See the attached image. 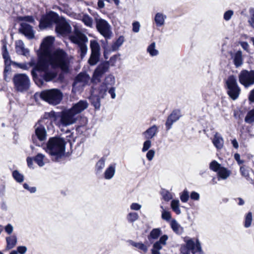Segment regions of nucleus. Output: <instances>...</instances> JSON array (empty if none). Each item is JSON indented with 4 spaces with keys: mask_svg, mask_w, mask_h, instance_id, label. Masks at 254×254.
<instances>
[{
    "mask_svg": "<svg viewBox=\"0 0 254 254\" xmlns=\"http://www.w3.org/2000/svg\"><path fill=\"white\" fill-rule=\"evenodd\" d=\"M61 50L60 48L58 49L52 54L38 58L37 64V70L43 81L49 82L57 78V67H54V66L58 63L55 59L57 56V53H60Z\"/></svg>",
    "mask_w": 254,
    "mask_h": 254,
    "instance_id": "f257e3e1",
    "label": "nucleus"
},
{
    "mask_svg": "<svg viewBox=\"0 0 254 254\" xmlns=\"http://www.w3.org/2000/svg\"><path fill=\"white\" fill-rule=\"evenodd\" d=\"M66 142L59 135L50 137L42 147L50 155L52 161L59 162L65 156Z\"/></svg>",
    "mask_w": 254,
    "mask_h": 254,
    "instance_id": "f03ea898",
    "label": "nucleus"
},
{
    "mask_svg": "<svg viewBox=\"0 0 254 254\" xmlns=\"http://www.w3.org/2000/svg\"><path fill=\"white\" fill-rule=\"evenodd\" d=\"M43 119H50L54 121L60 128L72 125L77 120L75 113L70 109H64L61 112L51 111L50 112H45Z\"/></svg>",
    "mask_w": 254,
    "mask_h": 254,
    "instance_id": "7ed1b4c3",
    "label": "nucleus"
},
{
    "mask_svg": "<svg viewBox=\"0 0 254 254\" xmlns=\"http://www.w3.org/2000/svg\"><path fill=\"white\" fill-rule=\"evenodd\" d=\"M56 61L58 62L57 64L54 67H57V69L60 68L61 72L57 76V80L60 82H64L65 79L64 75L69 73V64L67 60V53L63 50H61L60 53H58Z\"/></svg>",
    "mask_w": 254,
    "mask_h": 254,
    "instance_id": "20e7f679",
    "label": "nucleus"
},
{
    "mask_svg": "<svg viewBox=\"0 0 254 254\" xmlns=\"http://www.w3.org/2000/svg\"><path fill=\"white\" fill-rule=\"evenodd\" d=\"M40 97L49 104L57 105L62 100L63 94L60 89L53 88L42 91Z\"/></svg>",
    "mask_w": 254,
    "mask_h": 254,
    "instance_id": "39448f33",
    "label": "nucleus"
},
{
    "mask_svg": "<svg viewBox=\"0 0 254 254\" xmlns=\"http://www.w3.org/2000/svg\"><path fill=\"white\" fill-rule=\"evenodd\" d=\"M15 90L23 93L28 90L30 87V79L25 73H16L12 78Z\"/></svg>",
    "mask_w": 254,
    "mask_h": 254,
    "instance_id": "423d86ee",
    "label": "nucleus"
},
{
    "mask_svg": "<svg viewBox=\"0 0 254 254\" xmlns=\"http://www.w3.org/2000/svg\"><path fill=\"white\" fill-rule=\"evenodd\" d=\"M225 88L229 97L233 100L238 98L241 92V88L239 86L236 76H229L225 81Z\"/></svg>",
    "mask_w": 254,
    "mask_h": 254,
    "instance_id": "0eeeda50",
    "label": "nucleus"
},
{
    "mask_svg": "<svg viewBox=\"0 0 254 254\" xmlns=\"http://www.w3.org/2000/svg\"><path fill=\"white\" fill-rule=\"evenodd\" d=\"M59 17L60 16L57 12L52 10L42 15L39 21L40 29H45L51 28L54 25H55Z\"/></svg>",
    "mask_w": 254,
    "mask_h": 254,
    "instance_id": "6e6552de",
    "label": "nucleus"
},
{
    "mask_svg": "<svg viewBox=\"0 0 254 254\" xmlns=\"http://www.w3.org/2000/svg\"><path fill=\"white\" fill-rule=\"evenodd\" d=\"M94 19L97 31L105 39H110L112 33L111 30V26L108 21L100 17L98 14L94 17Z\"/></svg>",
    "mask_w": 254,
    "mask_h": 254,
    "instance_id": "1a4fd4ad",
    "label": "nucleus"
},
{
    "mask_svg": "<svg viewBox=\"0 0 254 254\" xmlns=\"http://www.w3.org/2000/svg\"><path fill=\"white\" fill-rule=\"evenodd\" d=\"M71 40L72 43L78 46V53L80 55L81 59L85 56L88 48L86 43L88 42L87 37L83 33L80 35H75L72 37Z\"/></svg>",
    "mask_w": 254,
    "mask_h": 254,
    "instance_id": "9d476101",
    "label": "nucleus"
},
{
    "mask_svg": "<svg viewBox=\"0 0 254 254\" xmlns=\"http://www.w3.org/2000/svg\"><path fill=\"white\" fill-rule=\"evenodd\" d=\"M55 32L58 35L65 36L71 32V27L65 17L60 16L55 24Z\"/></svg>",
    "mask_w": 254,
    "mask_h": 254,
    "instance_id": "9b49d317",
    "label": "nucleus"
},
{
    "mask_svg": "<svg viewBox=\"0 0 254 254\" xmlns=\"http://www.w3.org/2000/svg\"><path fill=\"white\" fill-rule=\"evenodd\" d=\"M35 136L33 135V144L39 147H43L47 138V131L45 127L40 125L35 127Z\"/></svg>",
    "mask_w": 254,
    "mask_h": 254,
    "instance_id": "f8f14e48",
    "label": "nucleus"
},
{
    "mask_svg": "<svg viewBox=\"0 0 254 254\" xmlns=\"http://www.w3.org/2000/svg\"><path fill=\"white\" fill-rule=\"evenodd\" d=\"M239 81L245 88L254 84V70L243 69L238 75Z\"/></svg>",
    "mask_w": 254,
    "mask_h": 254,
    "instance_id": "ddd939ff",
    "label": "nucleus"
},
{
    "mask_svg": "<svg viewBox=\"0 0 254 254\" xmlns=\"http://www.w3.org/2000/svg\"><path fill=\"white\" fill-rule=\"evenodd\" d=\"M1 42L2 45L1 48L2 56L4 59V68L3 72L7 73L8 72L11 70V64L12 65V62H13V61L10 59V57L9 55V53L7 48V43L6 39L5 38L2 39L1 41Z\"/></svg>",
    "mask_w": 254,
    "mask_h": 254,
    "instance_id": "4468645a",
    "label": "nucleus"
},
{
    "mask_svg": "<svg viewBox=\"0 0 254 254\" xmlns=\"http://www.w3.org/2000/svg\"><path fill=\"white\" fill-rule=\"evenodd\" d=\"M109 68V62L105 61L102 62L95 69L92 78L93 81H101V78Z\"/></svg>",
    "mask_w": 254,
    "mask_h": 254,
    "instance_id": "2eb2a0df",
    "label": "nucleus"
},
{
    "mask_svg": "<svg viewBox=\"0 0 254 254\" xmlns=\"http://www.w3.org/2000/svg\"><path fill=\"white\" fill-rule=\"evenodd\" d=\"M182 117L181 110L175 109L168 116L165 123L166 130H168L172 127V125Z\"/></svg>",
    "mask_w": 254,
    "mask_h": 254,
    "instance_id": "dca6fc26",
    "label": "nucleus"
},
{
    "mask_svg": "<svg viewBox=\"0 0 254 254\" xmlns=\"http://www.w3.org/2000/svg\"><path fill=\"white\" fill-rule=\"evenodd\" d=\"M197 240L196 239L194 242L192 239H190L186 241V244L182 246L180 249V251L182 254H190L192 252L194 251L195 248L197 245Z\"/></svg>",
    "mask_w": 254,
    "mask_h": 254,
    "instance_id": "f3484780",
    "label": "nucleus"
},
{
    "mask_svg": "<svg viewBox=\"0 0 254 254\" xmlns=\"http://www.w3.org/2000/svg\"><path fill=\"white\" fill-rule=\"evenodd\" d=\"M88 106V103L86 100H80L77 103L73 104L70 109L76 115L87 109Z\"/></svg>",
    "mask_w": 254,
    "mask_h": 254,
    "instance_id": "a211bd4d",
    "label": "nucleus"
},
{
    "mask_svg": "<svg viewBox=\"0 0 254 254\" xmlns=\"http://www.w3.org/2000/svg\"><path fill=\"white\" fill-rule=\"evenodd\" d=\"M54 41V37L48 36L43 39L40 45V48L45 52H49L53 47Z\"/></svg>",
    "mask_w": 254,
    "mask_h": 254,
    "instance_id": "6ab92c4d",
    "label": "nucleus"
},
{
    "mask_svg": "<svg viewBox=\"0 0 254 254\" xmlns=\"http://www.w3.org/2000/svg\"><path fill=\"white\" fill-rule=\"evenodd\" d=\"M89 79L90 76L86 72H81L75 77L72 86L74 87L78 83H81L83 85L87 84Z\"/></svg>",
    "mask_w": 254,
    "mask_h": 254,
    "instance_id": "aec40b11",
    "label": "nucleus"
},
{
    "mask_svg": "<svg viewBox=\"0 0 254 254\" xmlns=\"http://www.w3.org/2000/svg\"><path fill=\"white\" fill-rule=\"evenodd\" d=\"M15 51L18 55L25 57L30 55V50L25 47L24 44L22 40H18L15 42Z\"/></svg>",
    "mask_w": 254,
    "mask_h": 254,
    "instance_id": "412c9836",
    "label": "nucleus"
},
{
    "mask_svg": "<svg viewBox=\"0 0 254 254\" xmlns=\"http://www.w3.org/2000/svg\"><path fill=\"white\" fill-rule=\"evenodd\" d=\"M19 31L28 39H32V26L29 24L25 22H21Z\"/></svg>",
    "mask_w": 254,
    "mask_h": 254,
    "instance_id": "4be33fe9",
    "label": "nucleus"
},
{
    "mask_svg": "<svg viewBox=\"0 0 254 254\" xmlns=\"http://www.w3.org/2000/svg\"><path fill=\"white\" fill-rule=\"evenodd\" d=\"M158 127L154 125L152 126L149 127L145 131L143 132V134L144 135L146 139H152L154 137L156 133L158 132Z\"/></svg>",
    "mask_w": 254,
    "mask_h": 254,
    "instance_id": "5701e85b",
    "label": "nucleus"
},
{
    "mask_svg": "<svg viewBox=\"0 0 254 254\" xmlns=\"http://www.w3.org/2000/svg\"><path fill=\"white\" fill-rule=\"evenodd\" d=\"M116 164H110L104 173V177L106 180H111L114 177L116 172Z\"/></svg>",
    "mask_w": 254,
    "mask_h": 254,
    "instance_id": "b1692460",
    "label": "nucleus"
},
{
    "mask_svg": "<svg viewBox=\"0 0 254 254\" xmlns=\"http://www.w3.org/2000/svg\"><path fill=\"white\" fill-rule=\"evenodd\" d=\"M89 100L91 103V105L93 106L95 110H100L101 107V98L99 96L96 95L91 94Z\"/></svg>",
    "mask_w": 254,
    "mask_h": 254,
    "instance_id": "393cba45",
    "label": "nucleus"
},
{
    "mask_svg": "<svg viewBox=\"0 0 254 254\" xmlns=\"http://www.w3.org/2000/svg\"><path fill=\"white\" fill-rule=\"evenodd\" d=\"M218 180H226L231 174V171L227 168L222 167L217 173Z\"/></svg>",
    "mask_w": 254,
    "mask_h": 254,
    "instance_id": "a878e982",
    "label": "nucleus"
},
{
    "mask_svg": "<svg viewBox=\"0 0 254 254\" xmlns=\"http://www.w3.org/2000/svg\"><path fill=\"white\" fill-rule=\"evenodd\" d=\"M242 52L239 50L236 52L233 56V63L236 67L240 66L243 64Z\"/></svg>",
    "mask_w": 254,
    "mask_h": 254,
    "instance_id": "bb28decb",
    "label": "nucleus"
},
{
    "mask_svg": "<svg viewBox=\"0 0 254 254\" xmlns=\"http://www.w3.org/2000/svg\"><path fill=\"white\" fill-rule=\"evenodd\" d=\"M161 234L162 231L160 228H153L148 235L147 238L149 242H151L152 240L157 239Z\"/></svg>",
    "mask_w": 254,
    "mask_h": 254,
    "instance_id": "cd10ccee",
    "label": "nucleus"
},
{
    "mask_svg": "<svg viewBox=\"0 0 254 254\" xmlns=\"http://www.w3.org/2000/svg\"><path fill=\"white\" fill-rule=\"evenodd\" d=\"M170 226L173 231L176 234H181L182 233L183 228L180 226L175 219L171 220Z\"/></svg>",
    "mask_w": 254,
    "mask_h": 254,
    "instance_id": "c85d7f7f",
    "label": "nucleus"
},
{
    "mask_svg": "<svg viewBox=\"0 0 254 254\" xmlns=\"http://www.w3.org/2000/svg\"><path fill=\"white\" fill-rule=\"evenodd\" d=\"M166 16L162 13H157L154 17V21L157 26L161 27L164 24L165 19Z\"/></svg>",
    "mask_w": 254,
    "mask_h": 254,
    "instance_id": "c756f323",
    "label": "nucleus"
},
{
    "mask_svg": "<svg viewBox=\"0 0 254 254\" xmlns=\"http://www.w3.org/2000/svg\"><path fill=\"white\" fill-rule=\"evenodd\" d=\"M6 249L8 250L12 249L17 243V238L15 235L6 237Z\"/></svg>",
    "mask_w": 254,
    "mask_h": 254,
    "instance_id": "7c9ffc66",
    "label": "nucleus"
},
{
    "mask_svg": "<svg viewBox=\"0 0 254 254\" xmlns=\"http://www.w3.org/2000/svg\"><path fill=\"white\" fill-rule=\"evenodd\" d=\"M101 54L91 53L90 57L88 60V63L90 66L96 65L100 61Z\"/></svg>",
    "mask_w": 254,
    "mask_h": 254,
    "instance_id": "2f4dec72",
    "label": "nucleus"
},
{
    "mask_svg": "<svg viewBox=\"0 0 254 254\" xmlns=\"http://www.w3.org/2000/svg\"><path fill=\"white\" fill-rule=\"evenodd\" d=\"M90 47L92 53L101 54L100 46L98 42L95 40H91L90 42Z\"/></svg>",
    "mask_w": 254,
    "mask_h": 254,
    "instance_id": "473e14b6",
    "label": "nucleus"
},
{
    "mask_svg": "<svg viewBox=\"0 0 254 254\" xmlns=\"http://www.w3.org/2000/svg\"><path fill=\"white\" fill-rule=\"evenodd\" d=\"M212 142L215 147L217 149H221L223 147V138L221 136L218 135L217 133H216L214 136Z\"/></svg>",
    "mask_w": 254,
    "mask_h": 254,
    "instance_id": "72a5a7b5",
    "label": "nucleus"
},
{
    "mask_svg": "<svg viewBox=\"0 0 254 254\" xmlns=\"http://www.w3.org/2000/svg\"><path fill=\"white\" fill-rule=\"evenodd\" d=\"M106 159L104 157H102L100 160L96 163L95 167V170L96 173L100 174L105 165Z\"/></svg>",
    "mask_w": 254,
    "mask_h": 254,
    "instance_id": "f704fd0d",
    "label": "nucleus"
},
{
    "mask_svg": "<svg viewBox=\"0 0 254 254\" xmlns=\"http://www.w3.org/2000/svg\"><path fill=\"white\" fill-rule=\"evenodd\" d=\"M124 41V37L123 36H120L117 40L113 43L111 46L112 51L113 52L117 51L122 46Z\"/></svg>",
    "mask_w": 254,
    "mask_h": 254,
    "instance_id": "c9c22d12",
    "label": "nucleus"
},
{
    "mask_svg": "<svg viewBox=\"0 0 254 254\" xmlns=\"http://www.w3.org/2000/svg\"><path fill=\"white\" fill-rule=\"evenodd\" d=\"M12 65L23 70H27L29 67H32V59L28 63H19L13 61V62H12Z\"/></svg>",
    "mask_w": 254,
    "mask_h": 254,
    "instance_id": "e433bc0d",
    "label": "nucleus"
},
{
    "mask_svg": "<svg viewBox=\"0 0 254 254\" xmlns=\"http://www.w3.org/2000/svg\"><path fill=\"white\" fill-rule=\"evenodd\" d=\"M115 83V78L112 74H109L106 77L104 81L102 83L107 87L113 86Z\"/></svg>",
    "mask_w": 254,
    "mask_h": 254,
    "instance_id": "4c0bfd02",
    "label": "nucleus"
},
{
    "mask_svg": "<svg viewBox=\"0 0 254 254\" xmlns=\"http://www.w3.org/2000/svg\"><path fill=\"white\" fill-rule=\"evenodd\" d=\"M45 155L42 153H38L35 157H33V161H34L40 167H43L45 165L44 159Z\"/></svg>",
    "mask_w": 254,
    "mask_h": 254,
    "instance_id": "58836bf2",
    "label": "nucleus"
},
{
    "mask_svg": "<svg viewBox=\"0 0 254 254\" xmlns=\"http://www.w3.org/2000/svg\"><path fill=\"white\" fill-rule=\"evenodd\" d=\"M129 243L132 246L138 248L144 253L147 252L148 250L147 247L142 242L137 243L132 240H129Z\"/></svg>",
    "mask_w": 254,
    "mask_h": 254,
    "instance_id": "ea45409f",
    "label": "nucleus"
},
{
    "mask_svg": "<svg viewBox=\"0 0 254 254\" xmlns=\"http://www.w3.org/2000/svg\"><path fill=\"white\" fill-rule=\"evenodd\" d=\"M147 51L151 57L157 56L159 54L158 51L155 49V43L154 42L151 43L148 46Z\"/></svg>",
    "mask_w": 254,
    "mask_h": 254,
    "instance_id": "a19ab883",
    "label": "nucleus"
},
{
    "mask_svg": "<svg viewBox=\"0 0 254 254\" xmlns=\"http://www.w3.org/2000/svg\"><path fill=\"white\" fill-rule=\"evenodd\" d=\"M253 220V214L251 211L248 212L245 216L244 227L249 228L251 226Z\"/></svg>",
    "mask_w": 254,
    "mask_h": 254,
    "instance_id": "79ce46f5",
    "label": "nucleus"
},
{
    "mask_svg": "<svg viewBox=\"0 0 254 254\" xmlns=\"http://www.w3.org/2000/svg\"><path fill=\"white\" fill-rule=\"evenodd\" d=\"M179 200L178 199H173L171 202V207L172 210L176 212L177 214H180L181 212L179 208Z\"/></svg>",
    "mask_w": 254,
    "mask_h": 254,
    "instance_id": "37998d69",
    "label": "nucleus"
},
{
    "mask_svg": "<svg viewBox=\"0 0 254 254\" xmlns=\"http://www.w3.org/2000/svg\"><path fill=\"white\" fill-rule=\"evenodd\" d=\"M108 90V87L101 84L98 88V94L101 98H104L107 95V92Z\"/></svg>",
    "mask_w": 254,
    "mask_h": 254,
    "instance_id": "c03bdc74",
    "label": "nucleus"
},
{
    "mask_svg": "<svg viewBox=\"0 0 254 254\" xmlns=\"http://www.w3.org/2000/svg\"><path fill=\"white\" fill-rule=\"evenodd\" d=\"M222 166L216 160L212 161L209 164V169L215 172H218V171L221 169Z\"/></svg>",
    "mask_w": 254,
    "mask_h": 254,
    "instance_id": "a18cd8bd",
    "label": "nucleus"
},
{
    "mask_svg": "<svg viewBox=\"0 0 254 254\" xmlns=\"http://www.w3.org/2000/svg\"><path fill=\"white\" fill-rule=\"evenodd\" d=\"M82 21L86 26H88L89 27H92L93 19L87 14H85L83 15V16L82 17Z\"/></svg>",
    "mask_w": 254,
    "mask_h": 254,
    "instance_id": "49530a36",
    "label": "nucleus"
},
{
    "mask_svg": "<svg viewBox=\"0 0 254 254\" xmlns=\"http://www.w3.org/2000/svg\"><path fill=\"white\" fill-rule=\"evenodd\" d=\"M245 121L248 124L254 122V108L248 112L245 118Z\"/></svg>",
    "mask_w": 254,
    "mask_h": 254,
    "instance_id": "de8ad7c7",
    "label": "nucleus"
},
{
    "mask_svg": "<svg viewBox=\"0 0 254 254\" xmlns=\"http://www.w3.org/2000/svg\"><path fill=\"white\" fill-rule=\"evenodd\" d=\"M12 177L17 183H21L24 181V176L17 170L12 172Z\"/></svg>",
    "mask_w": 254,
    "mask_h": 254,
    "instance_id": "09e8293b",
    "label": "nucleus"
},
{
    "mask_svg": "<svg viewBox=\"0 0 254 254\" xmlns=\"http://www.w3.org/2000/svg\"><path fill=\"white\" fill-rule=\"evenodd\" d=\"M162 248V244L159 242L156 241L153 245L152 248L151 250V254H160L159 251Z\"/></svg>",
    "mask_w": 254,
    "mask_h": 254,
    "instance_id": "8fccbe9b",
    "label": "nucleus"
},
{
    "mask_svg": "<svg viewBox=\"0 0 254 254\" xmlns=\"http://www.w3.org/2000/svg\"><path fill=\"white\" fill-rule=\"evenodd\" d=\"M139 218V215L136 212H130L127 216V219L129 223H133Z\"/></svg>",
    "mask_w": 254,
    "mask_h": 254,
    "instance_id": "3c124183",
    "label": "nucleus"
},
{
    "mask_svg": "<svg viewBox=\"0 0 254 254\" xmlns=\"http://www.w3.org/2000/svg\"><path fill=\"white\" fill-rule=\"evenodd\" d=\"M180 197L182 202H187L188 201L190 195L189 192L186 189L180 193Z\"/></svg>",
    "mask_w": 254,
    "mask_h": 254,
    "instance_id": "603ef678",
    "label": "nucleus"
},
{
    "mask_svg": "<svg viewBox=\"0 0 254 254\" xmlns=\"http://www.w3.org/2000/svg\"><path fill=\"white\" fill-rule=\"evenodd\" d=\"M151 146V141L150 139H147L143 143V147L142 148V152H145L150 148Z\"/></svg>",
    "mask_w": 254,
    "mask_h": 254,
    "instance_id": "864d4df0",
    "label": "nucleus"
},
{
    "mask_svg": "<svg viewBox=\"0 0 254 254\" xmlns=\"http://www.w3.org/2000/svg\"><path fill=\"white\" fill-rule=\"evenodd\" d=\"M192 254H205L202 250L200 242L199 240H197V245L195 248L194 251L192 252Z\"/></svg>",
    "mask_w": 254,
    "mask_h": 254,
    "instance_id": "5fc2aeb1",
    "label": "nucleus"
},
{
    "mask_svg": "<svg viewBox=\"0 0 254 254\" xmlns=\"http://www.w3.org/2000/svg\"><path fill=\"white\" fill-rule=\"evenodd\" d=\"M171 217L170 212L164 210L162 211L161 217L163 220L169 221L171 219Z\"/></svg>",
    "mask_w": 254,
    "mask_h": 254,
    "instance_id": "6e6d98bb",
    "label": "nucleus"
},
{
    "mask_svg": "<svg viewBox=\"0 0 254 254\" xmlns=\"http://www.w3.org/2000/svg\"><path fill=\"white\" fill-rule=\"evenodd\" d=\"M251 14V18L248 20V22L252 28L254 29V8H251L250 9Z\"/></svg>",
    "mask_w": 254,
    "mask_h": 254,
    "instance_id": "4d7b16f0",
    "label": "nucleus"
},
{
    "mask_svg": "<svg viewBox=\"0 0 254 254\" xmlns=\"http://www.w3.org/2000/svg\"><path fill=\"white\" fill-rule=\"evenodd\" d=\"M116 88L113 86L108 87V92L110 95L111 98L112 99L116 98V94L115 93Z\"/></svg>",
    "mask_w": 254,
    "mask_h": 254,
    "instance_id": "13d9d810",
    "label": "nucleus"
},
{
    "mask_svg": "<svg viewBox=\"0 0 254 254\" xmlns=\"http://www.w3.org/2000/svg\"><path fill=\"white\" fill-rule=\"evenodd\" d=\"M161 194L164 200L166 201H169L172 199V196L171 194L168 190H166L165 192H162Z\"/></svg>",
    "mask_w": 254,
    "mask_h": 254,
    "instance_id": "bf43d9fd",
    "label": "nucleus"
},
{
    "mask_svg": "<svg viewBox=\"0 0 254 254\" xmlns=\"http://www.w3.org/2000/svg\"><path fill=\"white\" fill-rule=\"evenodd\" d=\"M234 12L232 10H228L225 12L223 15V18L226 21L229 20L232 16L233 15Z\"/></svg>",
    "mask_w": 254,
    "mask_h": 254,
    "instance_id": "052dcab7",
    "label": "nucleus"
},
{
    "mask_svg": "<svg viewBox=\"0 0 254 254\" xmlns=\"http://www.w3.org/2000/svg\"><path fill=\"white\" fill-rule=\"evenodd\" d=\"M121 56L120 54H117L112 56L110 60L108 61L109 62V65L111 64L112 66H114L116 63L117 59Z\"/></svg>",
    "mask_w": 254,
    "mask_h": 254,
    "instance_id": "680f3d73",
    "label": "nucleus"
},
{
    "mask_svg": "<svg viewBox=\"0 0 254 254\" xmlns=\"http://www.w3.org/2000/svg\"><path fill=\"white\" fill-rule=\"evenodd\" d=\"M155 150L154 149H150L148 150L146 154V157L148 161H151L154 155H155Z\"/></svg>",
    "mask_w": 254,
    "mask_h": 254,
    "instance_id": "e2e57ef3",
    "label": "nucleus"
},
{
    "mask_svg": "<svg viewBox=\"0 0 254 254\" xmlns=\"http://www.w3.org/2000/svg\"><path fill=\"white\" fill-rule=\"evenodd\" d=\"M190 198L191 199L193 200H198L200 198V195L198 192L195 191H192L190 192Z\"/></svg>",
    "mask_w": 254,
    "mask_h": 254,
    "instance_id": "0e129e2a",
    "label": "nucleus"
},
{
    "mask_svg": "<svg viewBox=\"0 0 254 254\" xmlns=\"http://www.w3.org/2000/svg\"><path fill=\"white\" fill-rule=\"evenodd\" d=\"M168 236L166 234H164L163 235H162L160 237L159 240L157 241L159 242V243H160L161 244L163 245H165L166 244V241L168 240Z\"/></svg>",
    "mask_w": 254,
    "mask_h": 254,
    "instance_id": "69168bd1",
    "label": "nucleus"
},
{
    "mask_svg": "<svg viewBox=\"0 0 254 254\" xmlns=\"http://www.w3.org/2000/svg\"><path fill=\"white\" fill-rule=\"evenodd\" d=\"M140 24L138 21H135L132 23V31L135 33H137L139 31Z\"/></svg>",
    "mask_w": 254,
    "mask_h": 254,
    "instance_id": "338daca9",
    "label": "nucleus"
},
{
    "mask_svg": "<svg viewBox=\"0 0 254 254\" xmlns=\"http://www.w3.org/2000/svg\"><path fill=\"white\" fill-rule=\"evenodd\" d=\"M240 171L242 176H243L244 177L249 175L248 170L243 166L240 167Z\"/></svg>",
    "mask_w": 254,
    "mask_h": 254,
    "instance_id": "774afa93",
    "label": "nucleus"
}]
</instances>
